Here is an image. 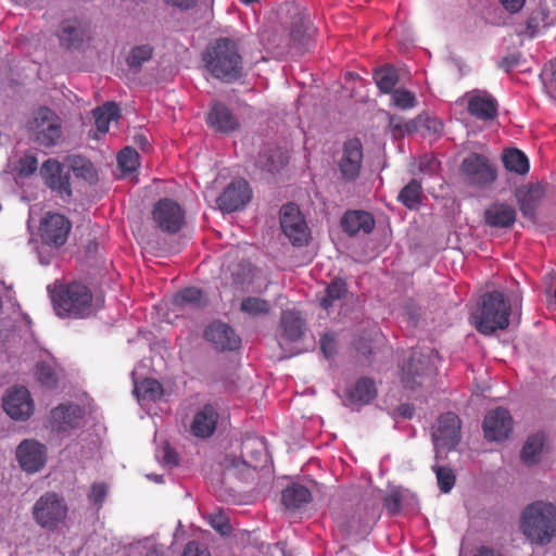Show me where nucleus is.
<instances>
[{"label":"nucleus","instance_id":"obj_1","mask_svg":"<svg viewBox=\"0 0 556 556\" xmlns=\"http://www.w3.org/2000/svg\"><path fill=\"white\" fill-rule=\"evenodd\" d=\"M202 61L210 74L224 83H233L243 74V58L238 43L229 38L211 42L202 54Z\"/></svg>","mask_w":556,"mask_h":556},{"label":"nucleus","instance_id":"obj_2","mask_svg":"<svg viewBox=\"0 0 556 556\" xmlns=\"http://www.w3.org/2000/svg\"><path fill=\"white\" fill-rule=\"evenodd\" d=\"M521 530L533 543H549L556 536V506L542 501L528 505L522 513Z\"/></svg>","mask_w":556,"mask_h":556},{"label":"nucleus","instance_id":"obj_3","mask_svg":"<svg viewBox=\"0 0 556 556\" xmlns=\"http://www.w3.org/2000/svg\"><path fill=\"white\" fill-rule=\"evenodd\" d=\"M510 303L500 291L485 293L479 308L472 314L473 326L478 332L491 336L509 325Z\"/></svg>","mask_w":556,"mask_h":556},{"label":"nucleus","instance_id":"obj_4","mask_svg":"<svg viewBox=\"0 0 556 556\" xmlns=\"http://www.w3.org/2000/svg\"><path fill=\"white\" fill-rule=\"evenodd\" d=\"M51 301L60 317L84 318L91 314V291L80 282L55 286Z\"/></svg>","mask_w":556,"mask_h":556},{"label":"nucleus","instance_id":"obj_5","mask_svg":"<svg viewBox=\"0 0 556 556\" xmlns=\"http://www.w3.org/2000/svg\"><path fill=\"white\" fill-rule=\"evenodd\" d=\"M26 126L34 140L46 148L54 147L62 136L61 118L49 106H39Z\"/></svg>","mask_w":556,"mask_h":556},{"label":"nucleus","instance_id":"obj_6","mask_svg":"<svg viewBox=\"0 0 556 556\" xmlns=\"http://www.w3.org/2000/svg\"><path fill=\"white\" fill-rule=\"evenodd\" d=\"M68 508L64 500L54 492L41 495L33 507V518L43 529L54 531L64 525Z\"/></svg>","mask_w":556,"mask_h":556},{"label":"nucleus","instance_id":"obj_7","mask_svg":"<svg viewBox=\"0 0 556 556\" xmlns=\"http://www.w3.org/2000/svg\"><path fill=\"white\" fill-rule=\"evenodd\" d=\"M459 172L464 181L473 187L491 186L497 178L495 166L485 155L476 152L463 160Z\"/></svg>","mask_w":556,"mask_h":556},{"label":"nucleus","instance_id":"obj_8","mask_svg":"<svg viewBox=\"0 0 556 556\" xmlns=\"http://www.w3.org/2000/svg\"><path fill=\"white\" fill-rule=\"evenodd\" d=\"M40 175L45 185L55 197L65 203L71 201L73 197L71 170H66L61 162L54 159L45 161L40 168Z\"/></svg>","mask_w":556,"mask_h":556},{"label":"nucleus","instance_id":"obj_9","mask_svg":"<svg viewBox=\"0 0 556 556\" xmlns=\"http://www.w3.org/2000/svg\"><path fill=\"white\" fill-rule=\"evenodd\" d=\"M280 227L282 232L294 247L307 244L309 229L306 222L294 203L285 204L280 210Z\"/></svg>","mask_w":556,"mask_h":556},{"label":"nucleus","instance_id":"obj_10","mask_svg":"<svg viewBox=\"0 0 556 556\" xmlns=\"http://www.w3.org/2000/svg\"><path fill=\"white\" fill-rule=\"evenodd\" d=\"M152 218L162 232L173 235L181 229L185 223V211L176 201L164 198L154 204Z\"/></svg>","mask_w":556,"mask_h":556},{"label":"nucleus","instance_id":"obj_11","mask_svg":"<svg viewBox=\"0 0 556 556\" xmlns=\"http://www.w3.org/2000/svg\"><path fill=\"white\" fill-rule=\"evenodd\" d=\"M434 374L430 357L414 351L402 368L401 381L405 389L416 390L422 387Z\"/></svg>","mask_w":556,"mask_h":556},{"label":"nucleus","instance_id":"obj_12","mask_svg":"<svg viewBox=\"0 0 556 556\" xmlns=\"http://www.w3.org/2000/svg\"><path fill=\"white\" fill-rule=\"evenodd\" d=\"M72 229L71 220L63 214L48 212L40 222L39 236L43 244L62 247Z\"/></svg>","mask_w":556,"mask_h":556},{"label":"nucleus","instance_id":"obj_13","mask_svg":"<svg viewBox=\"0 0 556 556\" xmlns=\"http://www.w3.org/2000/svg\"><path fill=\"white\" fill-rule=\"evenodd\" d=\"M372 78L383 93H392V104H414L415 94L404 88H395L399 83V73L392 65L376 68Z\"/></svg>","mask_w":556,"mask_h":556},{"label":"nucleus","instance_id":"obj_14","mask_svg":"<svg viewBox=\"0 0 556 556\" xmlns=\"http://www.w3.org/2000/svg\"><path fill=\"white\" fill-rule=\"evenodd\" d=\"M390 127L394 136H404L412 132L440 134L443 130L442 122L428 114H419L416 118L403 122L400 117H390Z\"/></svg>","mask_w":556,"mask_h":556},{"label":"nucleus","instance_id":"obj_15","mask_svg":"<svg viewBox=\"0 0 556 556\" xmlns=\"http://www.w3.org/2000/svg\"><path fill=\"white\" fill-rule=\"evenodd\" d=\"M363 165V144L358 138H352L343 143L339 170L346 181H355L359 177Z\"/></svg>","mask_w":556,"mask_h":556},{"label":"nucleus","instance_id":"obj_16","mask_svg":"<svg viewBox=\"0 0 556 556\" xmlns=\"http://www.w3.org/2000/svg\"><path fill=\"white\" fill-rule=\"evenodd\" d=\"M482 428L488 441H504L513 431L511 415L503 407L490 410L484 417Z\"/></svg>","mask_w":556,"mask_h":556},{"label":"nucleus","instance_id":"obj_17","mask_svg":"<svg viewBox=\"0 0 556 556\" xmlns=\"http://www.w3.org/2000/svg\"><path fill=\"white\" fill-rule=\"evenodd\" d=\"M460 419L452 412L441 415L438 419V427L432 433L437 447L452 450L460 440Z\"/></svg>","mask_w":556,"mask_h":556},{"label":"nucleus","instance_id":"obj_18","mask_svg":"<svg viewBox=\"0 0 556 556\" xmlns=\"http://www.w3.org/2000/svg\"><path fill=\"white\" fill-rule=\"evenodd\" d=\"M252 191L247 180L237 179L231 181L217 198V205L220 211L231 213L241 210L250 202Z\"/></svg>","mask_w":556,"mask_h":556},{"label":"nucleus","instance_id":"obj_19","mask_svg":"<svg viewBox=\"0 0 556 556\" xmlns=\"http://www.w3.org/2000/svg\"><path fill=\"white\" fill-rule=\"evenodd\" d=\"M5 413L15 420H27L34 413V402L25 387H14L3 399Z\"/></svg>","mask_w":556,"mask_h":556},{"label":"nucleus","instance_id":"obj_20","mask_svg":"<svg viewBox=\"0 0 556 556\" xmlns=\"http://www.w3.org/2000/svg\"><path fill=\"white\" fill-rule=\"evenodd\" d=\"M16 458L27 472H37L46 464L47 448L35 440H24L16 450Z\"/></svg>","mask_w":556,"mask_h":556},{"label":"nucleus","instance_id":"obj_21","mask_svg":"<svg viewBox=\"0 0 556 556\" xmlns=\"http://www.w3.org/2000/svg\"><path fill=\"white\" fill-rule=\"evenodd\" d=\"M56 35L60 45L67 50H79L89 39L87 26L78 18L62 21Z\"/></svg>","mask_w":556,"mask_h":556},{"label":"nucleus","instance_id":"obj_22","mask_svg":"<svg viewBox=\"0 0 556 556\" xmlns=\"http://www.w3.org/2000/svg\"><path fill=\"white\" fill-rule=\"evenodd\" d=\"M204 336L219 351H235L241 344V339L235 330L222 321L212 323L205 329Z\"/></svg>","mask_w":556,"mask_h":556},{"label":"nucleus","instance_id":"obj_23","mask_svg":"<svg viewBox=\"0 0 556 556\" xmlns=\"http://www.w3.org/2000/svg\"><path fill=\"white\" fill-rule=\"evenodd\" d=\"M219 419L217 408L212 404H205L195 412L190 429L194 437L206 439L213 435Z\"/></svg>","mask_w":556,"mask_h":556},{"label":"nucleus","instance_id":"obj_24","mask_svg":"<svg viewBox=\"0 0 556 556\" xmlns=\"http://www.w3.org/2000/svg\"><path fill=\"white\" fill-rule=\"evenodd\" d=\"M206 122L211 129L222 134L236 131L240 127V121L230 106H212Z\"/></svg>","mask_w":556,"mask_h":556},{"label":"nucleus","instance_id":"obj_25","mask_svg":"<svg viewBox=\"0 0 556 556\" xmlns=\"http://www.w3.org/2000/svg\"><path fill=\"white\" fill-rule=\"evenodd\" d=\"M516 218V208L506 203H493L484 211V223L492 228H510Z\"/></svg>","mask_w":556,"mask_h":556},{"label":"nucleus","instance_id":"obj_26","mask_svg":"<svg viewBox=\"0 0 556 556\" xmlns=\"http://www.w3.org/2000/svg\"><path fill=\"white\" fill-rule=\"evenodd\" d=\"M341 227L349 236L370 233L375 228V218L366 211H348L341 218Z\"/></svg>","mask_w":556,"mask_h":556},{"label":"nucleus","instance_id":"obj_27","mask_svg":"<svg viewBox=\"0 0 556 556\" xmlns=\"http://www.w3.org/2000/svg\"><path fill=\"white\" fill-rule=\"evenodd\" d=\"M83 412L78 405L61 404L51 410V420L59 431L75 428L79 424Z\"/></svg>","mask_w":556,"mask_h":556},{"label":"nucleus","instance_id":"obj_28","mask_svg":"<svg viewBox=\"0 0 556 556\" xmlns=\"http://www.w3.org/2000/svg\"><path fill=\"white\" fill-rule=\"evenodd\" d=\"M280 328L282 338L289 342L299 341L305 330V323L296 311H283L280 317Z\"/></svg>","mask_w":556,"mask_h":556},{"label":"nucleus","instance_id":"obj_29","mask_svg":"<svg viewBox=\"0 0 556 556\" xmlns=\"http://www.w3.org/2000/svg\"><path fill=\"white\" fill-rule=\"evenodd\" d=\"M377 396V389L375 382L370 378H361L356 381L355 386L348 392V397L351 404L366 405Z\"/></svg>","mask_w":556,"mask_h":556},{"label":"nucleus","instance_id":"obj_30","mask_svg":"<svg viewBox=\"0 0 556 556\" xmlns=\"http://www.w3.org/2000/svg\"><path fill=\"white\" fill-rule=\"evenodd\" d=\"M263 454V443L261 440L256 438H248L241 444V459H233L232 466L239 467L240 465L244 467H253L256 468V464L254 462H258Z\"/></svg>","mask_w":556,"mask_h":556},{"label":"nucleus","instance_id":"obj_31","mask_svg":"<svg viewBox=\"0 0 556 556\" xmlns=\"http://www.w3.org/2000/svg\"><path fill=\"white\" fill-rule=\"evenodd\" d=\"M312 500L311 491L299 483H292L282 491V504L289 509H298L309 503Z\"/></svg>","mask_w":556,"mask_h":556},{"label":"nucleus","instance_id":"obj_32","mask_svg":"<svg viewBox=\"0 0 556 556\" xmlns=\"http://www.w3.org/2000/svg\"><path fill=\"white\" fill-rule=\"evenodd\" d=\"M173 303L178 307L201 308L207 300L202 290L195 287L185 288L173 298Z\"/></svg>","mask_w":556,"mask_h":556},{"label":"nucleus","instance_id":"obj_33","mask_svg":"<svg viewBox=\"0 0 556 556\" xmlns=\"http://www.w3.org/2000/svg\"><path fill=\"white\" fill-rule=\"evenodd\" d=\"M502 161L508 172L518 175H525L529 172L530 165L527 155L516 148L506 149L503 152Z\"/></svg>","mask_w":556,"mask_h":556},{"label":"nucleus","instance_id":"obj_34","mask_svg":"<svg viewBox=\"0 0 556 556\" xmlns=\"http://www.w3.org/2000/svg\"><path fill=\"white\" fill-rule=\"evenodd\" d=\"M422 200V186L417 179H412L397 195V201L408 210H417Z\"/></svg>","mask_w":556,"mask_h":556},{"label":"nucleus","instance_id":"obj_35","mask_svg":"<svg viewBox=\"0 0 556 556\" xmlns=\"http://www.w3.org/2000/svg\"><path fill=\"white\" fill-rule=\"evenodd\" d=\"M544 442L545 437L541 432L530 435L521 450V460L528 466L539 463Z\"/></svg>","mask_w":556,"mask_h":556},{"label":"nucleus","instance_id":"obj_36","mask_svg":"<svg viewBox=\"0 0 556 556\" xmlns=\"http://www.w3.org/2000/svg\"><path fill=\"white\" fill-rule=\"evenodd\" d=\"M543 197V189L540 186L531 187L522 198L518 200L519 208L523 217L535 220L536 210Z\"/></svg>","mask_w":556,"mask_h":556},{"label":"nucleus","instance_id":"obj_37","mask_svg":"<svg viewBox=\"0 0 556 556\" xmlns=\"http://www.w3.org/2000/svg\"><path fill=\"white\" fill-rule=\"evenodd\" d=\"M68 163L71 172H73L77 178H81L89 184H94L98 180L93 164L86 157L74 155L68 157Z\"/></svg>","mask_w":556,"mask_h":556},{"label":"nucleus","instance_id":"obj_38","mask_svg":"<svg viewBox=\"0 0 556 556\" xmlns=\"http://www.w3.org/2000/svg\"><path fill=\"white\" fill-rule=\"evenodd\" d=\"M348 293V285L343 278H334L326 288V294L320 299V306L325 309H329L333 306L336 301H340L345 298Z\"/></svg>","mask_w":556,"mask_h":556},{"label":"nucleus","instance_id":"obj_39","mask_svg":"<svg viewBox=\"0 0 556 556\" xmlns=\"http://www.w3.org/2000/svg\"><path fill=\"white\" fill-rule=\"evenodd\" d=\"M153 52L154 49L149 43L132 47L126 59L128 68L134 73H138L142 65L152 59Z\"/></svg>","mask_w":556,"mask_h":556},{"label":"nucleus","instance_id":"obj_40","mask_svg":"<svg viewBox=\"0 0 556 556\" xmlns=\"http://www.w3.org/2000/svg\"><path fill=\"white\" fill-rule=\"evenodd\" d=\"M135 393L140 400L154 402L162 396L163 387L157 380L147 378L140 383L136 384Z\"/></svg>","mask_w":556,"mask_h":556},{"label":"nucleus","instance_id":"obj_41","mask_svg":"<svg viewBox=\"0 0 556 556\" xmlns=\"http://www.w3.org/2000/svg\"><path fill=\"white\" fill-rule=\"evenodd\" d=\"M119 106H96L92 110L94 124L99 132L106 134L110 128V122L118 117Z\"/></svg>","mask_w":556,"mask_h":556},{"label":"nucleus","instance_id":"obj_42","mask_svg":"<svg viewBox=\"0 0 556 556\" xmlns=\"http://www.w3.org/2000/svg\"><path fill=\"white\" fill-rule=\"evenodd\" d=\"M290 37L294 43L305 48L308 47L311 35L308 34V22L298 13L290 29Z\"/></svg>","mask_w":556,"mask_h":556},{"label":"nucleus","instance_id":"obj_43","mask_svg":"<svg viewBox=\"0 0 556 556\" xmlns=\"http://www.w3.org/2000/svg\"><path fill=\"white\" fill-rule=\"evenodd\" d=\"M35 376L38 382L47 389H54L58 386L59 377L55 371V368L50 363H37Z\"/></svg>","mask_w":556,"mask_h":556},{"label":"nucleus","instance_id":"obj_44","mask_svg":"<svg viewBox=\"0 0 556 556\" xmlns=\"http://www.w3.org/2000/svg\"><path fill=\"white\" fill-rule=\"evenodd\" d=\"M117 163L123 176L132 174L140 166L139 154L134 148L126 147L118 153Z\"/></svg>","mask_w":556,"mask_h":556},{"label":"nucleus","instance_id":"obj_45","mask_svg":"<svg viewBox=\"0 0 556 556\" xmlns=\"http://www.w3.org/2000/svg\"><path fill=\"white\" fill-rule=\"evenodd\" d=\"M240 309L250 316H260L266 315L270 309V305L267 300L248 296L242 300Z\"/></svg>","mask_w":556,"mask_h":556},{"label":"nucleus","instance_id":"obj_46","mask_svg":"<svg viewBox=\"0 0 556 556\" xmlns=\"http://www.w3.org/2000/svg\"><path fill=\"white\" fill-rule=\"evenodd\" d=\"M457 104H496V99L486 90L473 89L466 92Z\"/></svg>","mask_w":556,"mask_h":556},{"label":"nucleus","instance_id":"obj_47","mask_svg":"<svg viewBox=\"0 0 556 556\" xmlns=\"http://www.w3.org/2000/svg\"><path fill=\"white\" fill-rule=\"evenodd\" d=\"M435 472L439 489L443 493H448L455 485V475L451 468L444 466H433Z\"/></svg>","mask_w":556,"mask_h":556},{"label":"nucleus","instance_id":"obj_48","mask_svg":"<svg viewBox=\"0 0 556 556\" xmlns=\"http://www.w3.org/2000/svg\"><path fill=\"white\" fill-rule=\"evenodd\" d=\"M108 484L104 482H96L90 486L89 493H88V500L90 503L96 505L98 508H101L106 495H108Z\"/></svg>","mask_w":556,"mask_h":556},{"label":"nucleus","instance_id":"obj_49","mask_svg":"<svg viewBox=\"0 0 556 556\" xmlns=\"http://www.w3.org/2000/svg\"><path fill=\"white\" fill-rule=\"evenodd\" d=\"M38 168V160L33 154H25L22 156L16 165V170L20 176L28 177L33 175Z\"/></svg>","mask_w":556,"mask_h":556},{"label":"nucleus","instance_id":"obj_50","mask_svg":"<svg viewBox=\"0 0 556 556\" xmlns=\"http://www.w3.org/2000/svg\"><path fill=\"white\" fill-rule=\"evenodd\" d=\"M440 169V161L430 154H425L418 160V172L428 176H433Z\"/></svg>","mask_w":556,"mask_h":556},{"label":"nucleus","instance_id":"obj_51","mask_svg":"<svg viewBox=\"0 0 556 556\" xmlns=\"http://www.w3.org/2000/svg\"><path fill=\"white\" fill-rule=\"evenodd\" d=\"M210 525L214 530H216L222 535H227L230 534L231 532L229 519L223 513L210 515Z\"/></svg>","mask_w":556,"mask_h":556},{"label":"nucleus","instance_id":"obj_52","mask_svg":"<svg viewBox=\"0 0 556 556\" xmlns=\"http://www.w3.org/2000/svg\"><path fill=\"white\" fill-rule=\"evenodd\" d=\"M470 116L481 121H492L497 116V106H467Z\"/></svg>","mask_w":556,"mask_h":556},{"label":"nucleus","instance_id":"obj_53","mask_svg":"<svg viewBox=\"0 0 556 556\" xmlns=\"http://www.w3.org/2000/svg\"><path fill=\"white\" fill-rule=\"evenodd\" d=\"M263 157H266V162L263 163L262 160L260 162H261L262 166L264 167V169H266L269 173H275V172L279 170L287 163V159L280 152L270 154L268 156L264 155Z\"/></svg>","mask_w":556,"mask_h":556},{"label":"nucleus","instance_id":"obj_54","mask_svg":"<svg viewBox=\"0 0 556 556\" xmlns=\"http://www.w3.org/2000/svg\"><path fill=\"white\" fill-rule=\"evenodd\" d=\"M384 506L392 515H397L402 508V495L399 491H391L384 496Z\"/></svg>","mask_w":556,"mask_h":556},{"label":"nucleus","instance_id":"obj_55","mask_svg":"<svg viewBox=\"0 0 556 556\" xmlns=\"http://www.w3.org/2000/svg\"><path fill=\"white\" fill-rule=\"evenodd\" d=\"M549 21L547 20V15L543 10L533 12L532 15L527 21V28L533 34L536 31L540 26L546 27L549 25Z\"/></svg>","mask_w":556,"mask_h":556},{"label":"nucleus","instance_id":"obj_56","mask_svg":"<svg viewBox=\"0 0 556 556\" xmlns=\"http://www.w3.org/2000/svg\"><path fill=\"white\" fill-rule=\"evenodd\" d=\"M320 349L327 358L332 357L337 353V342L332 333H325L320 338Z\"/></svg>","mask_w":556,"mask_h":556},{"label":"nucleus","instance_id":"obj_57","mask_svg":"<svg viewBox=\"0 0 556 556\" xmlns=\"http://www.w3.org/2000/svg\"><path fill=\"white\" fill-rule=\"evenodd\" d=\"M181 556H211L210 552L205 547H201L195 541L187 543Z\"/></svg>","mask_w":556,"mask_h":556},{"label":"nucleus","instance_id":"obj_58","mask_svg":"<svg viewBox=\"0 0 556 556\" xmlns=\"http://www.w3.org/2000/svg\"><path fill=\"white\" fill-rule=\"evenodd\" d=\"M238 267L242 270V276L239 273H232L233 279L237 283H244L252 274V267L250 263H240Z\"/></svg>","mask_w":556,"mask_h":556},{"label":"nucleus","instance_id":"obj_59","mask_svg":"<svg viewBox=\"0 0 556 556\" xmlns=\"http://www.w3.org/2000/svg\"><path fill=\"white\" fill-rule=\"evenodd\" d=\"M505 10L516 13L522 9L526 0H500Z\"/></svg>","mask_w":556,"mask_h":556},{"label":"nucleus","instance_id":"obj_60","mask_svg":"<svg viewBox=\"0 0 556 556\" xmlns=\"http://www.w3.org/2000/svg\"><path fill=\"white\" fill-rule=\"evenodd\" d=\"M198 0H165V2L172 7H176L180 10H190L195 7Z\"/></svg>","mask_w":556,"mask_h":556},{"label":"nucleus","instance_id":"obj_61","mask_svg":"<svg viewBox=\"0 0 556 556\" xmlns=\"http://www.w3.org/2000/svg\"><path fill=\"white\" fill-rule=\"evenodd\" d=\"M473 556H505L500 549L489 546H480L476 549Z\"/></svg>","mask_w":556,"mask_h":556},{"label":"nucleus","instance_id":"obj_62","mask_svg":"<svg viewBox=\"0 0 556 556\" xmlns=\"http://www.w3.org/2000/svg\"><path fill=\"white\" fill-rule=\"evenodd\" d=\"M548 72L551 75L549 78V88L553 94V98L556 100V60L549 62Z\"/></svg>","mask_w":556,"mask_h":556},{"label":"nucleus","instance_id":"obj_63","mask_svg":"<svg viewBox=\"0 0 556 556\" xmlns=\"http://www.w3.org/2000/svg\"><path fill=\"white\" fill-rule=\"evenodd\" d=\"M163 462L166 464V465H177L178 463V458H177V453L170 448V447H165L164 448V456H163Z\"/></svg>","mask_w":556,"mask_h":556},{"label":"nucleus","instance_id":"obj_64","mask_svg":"<svg viewBox=\"0 0 556 556\" xmlns=\"http://www.w3.org/2000/svg\"><path fill=\"white\" fill-rule=\"evenodd\" d=\"M518 59L519 58L517 55L506 56L502 60L501 66L506 71H509L511 67L518 64Z\"/></svg>","mask_w":556,"mask_h":556}]
</instances>
